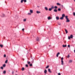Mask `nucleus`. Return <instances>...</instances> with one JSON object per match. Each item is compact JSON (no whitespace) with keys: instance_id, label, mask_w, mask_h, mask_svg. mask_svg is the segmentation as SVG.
Returning a JSON list of instances; mask_svg holds the SVG:
<instances>
[{"instance_id":"f257e3e1","label":"nucleus","mask_w":75,"mask_h":75,"mask_svg":"<svg viewBox=\"0 0 75 75\" xmlns=\"http://www.w3.org/2000/svg\"><path fill=\"white\" fill-rule=\"evenodd\" d=\"M68 16H65V18L66 19V22L67 23H68L70 22V20H69V18H68Z\"/></svg>"},{"instance_id":"f03ea898","label":"nucleus","mask_w":75,"mask_h":75,"mask_svg":"<svg viewBox=\"0 0 75 75\" xmlns=\"http://www.w3.org/2000/svg\"><path fill=\"white\" fill-rule=\"evenodd\" d=\"M71 38L72 39L73 38V35H71L70 37L69 36L68 37V39L69 40H70V39H71Z\"/></svg>"},{"instance_id":"7ed1b4c3","label":"nucleus","mask_w":75,"mask_h":75,"mask_svg":"<svg viewBox=\"0 0 75 75\" xmlns=\"http://www.w3.org/2000/svg\"><path fill=\"white\" fill-rule=\"evenodd\" d=\"M54 7L53 6H51V8H50L49 9V10H52V9H54Z\"/></svg>"},{"instance_id":"20e7f679","label":"nucleus","mask_w":75,"mask_h":75,"mask_svg":"<svg viewBox=\"0 0 75 75\" xmlns=\"http://www.w3.org/2000/svg\"><path fill=\"white\" fill-rule=\"evenodd\" d=\"M59 54H60V53L59 52H58L57 54L56 57H58V55H59Z\"/></svg>"},{"instance_id":"39448f33","label":"nucleus","mask_w":75,"mask_h":75,"mask_svg":"<svg viewBox=\"0 0 75 75\" xmlns=\"http://www.w3.org/2000/svg\"><path fill=\"white\" fill-rule=\"evenodd\" d=\"M30 11L31 14H33V11L32 10H30Z\"/></svg>"},{"instance_id":"423d86ee","label":"nucleus","mask_w":75,"mask_h":75,"mask_svg":"<svg viewBox=\"0 0 75 75\" xmlns=\"http://www.w3.org/2000/svg\"><path fill=\"white\" fill-rule=\"evenodd\" d=\"M36 40L37 41H40V39H39V38L38 37H37L36 38Z\"/></svg>"},{"instance_id":"0eeeda50","label":"nucleus","mask_w":75,"mask_h":75,"mask_svg":"<svg viewBox=\"0 0 75 75\" xmlns=\"http://www.w3.org/2000/svg\"><path fill=\"white\" fill-rule=\"evenodd\" d=\"M72 60H69V63H72Z\"/></svg>"},{"instance_id":"6e6552de","label":"nucleus","mask_w":75,"mask_h":75,"mask_svg":"<svg viewBox=\"0 0 75 75\" xmlns=\"http://www.w3.org/2000/svg\"><path fill=\"white\" fill-rule=\"evenodd\" d=\"M54 8H55L54 10H57V9L58 8V7H57V6H54Z\"/></svg>"},{"instance_id":"1a4fd4ad","label":"nucleus","mask_w":75,"mask_h":75,"mask_svg":"<svg viewBox=\"0 0 75 75\" xmlns=\"http://www.w3.org/2000/svg\"><path fill=\"white\" fill-rule=\"evenodd\" d=\"M56 20H58L59 19V17L58 16H57L56 17Z\"/></svg>"},{"instance_id":"9d476101","label":"nucleus","mask_w":75,"mask_h":75,"mask_svg":"<svg viewBox=\"0 0 75 75\" xmlns=\"http://www.w3.org/2000/svg\"><path fill=\"white\" fill-rule=\"evenodd\" d=\"M65 30V31L66 32V34H67V33H68V31L66 29H64Z\"/></svg>"},{"instance_id":"9b49d317","label":"nucleus","mask_w":75,"mask_h":75,"mask_svg":"<svg viewBox=\"0 0 75 75\" xmlns=\"http://www.w3.org/2000/svg\"><path fill=\"white\" fill-rule=\"evenodd\" d=\"M48 71L49 72H50V73H51V72H51V69H48Z\"/></svg>"},{"instance_id":"f8f14e48","label":"nucleus","mask_w":75,"mask_h":75,"mask_svg":"<svg viewBox=\"0 0 75 75\" xmlns=\"http://www.w3.org/2000/svg\"><path fill=\"white\" fill-rule=\"evenodd\" d=\"M36 13H37V14H39V13H41V12L38 11H36Z\"/></svg>"},{"instance_id":"ddd939ff","label":"nucleus","mask_w":75,"mask_h":75,"mask_svg":"<svg viewBox=\"0 0 75 75\" xmlns=\"http://www.w3.org/2000/svg\"><path fill=\"white\" fill-rule=\"evenodd\" d=\"M62 17L64 18V17L65 16V14H62Z\"/></svg>"},{"instance_id":"4468645a","label":"nucleus","mask_w":75,"mask_h":75,"mask_svg":"<svg viewBox=\"0 0 75 75\" xmlns=\"http://www.w3.org/2000/svg\"><path fill=\"white\" fill-rule=\"evenodd\" d=\"M57 4L58 6H61V4H59V3H57Z\"/></svg>"},{"instance_id":"2eb2a0df","label":"nucleus","mask_w":75,"mask_h":75,"mask_svg":"<svg viewBox=\"0 0 75 75\" xmlns=\"http://www.w3.org/2000/svg\"><path fill=\"white\" fill-rule=\"evenodd\" d=\"M44 72L45 74H46V73H47V70L45 69V71H44Z\"/></svg>"},{"instance_id":"dca6fc26","label":"nucleus","mask_w":75,"mask_h":75,"mask_svg":"<svg viewBox=\"0 0 75 75\" xmlns=\"http://www.w3.org/2000/svg\"><path fill=\"white\" fill-rule=\"evenodd\" d=\"M62 47H67V45H63Z\"/></svg>"},{"instance_id":"f3484780","label":"nucleus","mask_w":75,"mask_h":75,"mask_svg":"<svg viewBox=\"0 0 75 75\" xmlns=\"http://www.w3.org/2000/svg\"><path fill=\"white\" fill-rule=\"evenodd\" d=\"M0 46L1 47V48H3V45L1 44L0 45Z\"/></svg>"},{"instance_id":"a211bd4d","label":"nucleus","mask_w":75,"mask_h":75,"mask_svg":"<svg viewBox=\"0 0 75 75\" xmlns=\"http://www.w3.org/2000/svg\"><path fill=\"white\" fill-rule=\"evenodd\" d=\"M47 18L48 20H50V19H51V17L49 16Z\"/></svg>"},{"instance_id":"6ab92c4d","label":"nucleus","mask_w":75,"mask_h":75,"mask_svg":"<svg viewBox=\"0 0 75 75\" xmlns=\"http://www.w3.org/2000/svg\"><path fill=\"white\" fill-rule=\"evenodd\" d=\"M62 65H64V61H61Z\"/></svg>"},{"instance_id":"aec40b11","label":"nucleus","mask_w":75,"mask_h":75,"mask_svg":"<svg viewBox=\"0 0 75 75\" xmlns=\"http://www.w3.org/2000/svg\"><path fill=\"white\" fill-rule=\"evenodd\" d=\"M3 73V74H6V71H4Z\"/></svg>"},{"instance_id":"412c9836","label":"nucleus","mask_w":75,"mask_h":75,"mask_svg":"<svg viewBox=\"0 0 75 75\" xmlns=\"http://www.w3.org/2000/svg\"><path fill=\"white\" fill-rule=\"evenodd\" d=\"M23 1H24V0H21V3H23Z\"/></svg>"},{"instance_id":"4be33fe9","label":"nucleus","mask_w":75,"mask_h":75,"mask_svg":"<svg viewBox=\"0 0 75 75\" xmlns=\"http://www.w3.org/2000/svg\"><path fill=\"white\" fill-rule=\"evenodd\" d=\"M60 20H63V19H64V18L62 17H61L60 18Z\"/></svg>"},{"instance_id":"5701e85b","label":"nucleus","mask_w":75,"mask_h":75,"mask_svg":"<svg viewBox=\"0 0 75 75\" xmlns=\"http://www.w3.org/2000/svg\"><path fill=\"white\" fill-rule=\"evenodd\" d=\"M67 58H69L70 57V55H69V54L67 57Z\"/></svg>"},{"instance_id":"b1692460","label":"nucleus","mask_w":75,"mask_h":75,"mask_svg":"<svg viewBox=\"0 0 75 75\" xmlns=\"http://www.w3.org/2000/svg\"><path fill=\"white\" fill-rule=\"evenodd\" d=\"M28 15H31V13H29L28 14Z\"/></svg>"},{"instance_id":"393cba45","label":"nucleus","mask_w":75,"mask_h":75,"mask_svg":"<svg viewBox=\"0 0 75 75\" xmlns=\"http://www.w3.org/2000/svg\"><path fill=\"white\" fill-rule=\"evenodd\" d=\"M45 10H48V8L47 7H45Z\"/></svg>"},{"instance_id":"a878e982","label":"nucleus","mask_w":75,"mask_h":75,"mask_svg":"<svg viewBox=\"0 0 75 75\" xmlns=\"http://www.w3.org/2000/svg\"><path fill=\"white\" fill-rule=\"evenodd\" d=\"M54 12H57V10H54Z\"/></svg>"},{"instance_id":"bb28decb","label":"nucleus","mask_w":75,"mask_h":75,"mask_svg":"<svg viewBox=\"0 0 75 75\" xmlns=\"http://www.w3.org/2000/svg\"><path fill=\"white\" fill-rule=\"evenodd\" d=\"M7 62H8V60H6L5 61V63H7Z\"/></svg>"},{"instance_id":"cd10ccee","label":"nucleus","mask_w":75,"mask_h":75,"mask_svg":"<svg viewBox=\"0 0 75 75\" xmlns=\"http://www.w3.org/2000/svg\"><path fill=\"white\" fill-rule=\"evenodd\" d=\"M49 68V66L48 65L47 66V67H46V68L47 69V68Z\"/></svg>"},{"instance_id":"c85d7f7f","label":"nucleus","mask_w":75,"mask_h":75,"mask_svg":"<svg viewBox=\"0 0 75 75\" xmlns=\"http://www.w3.org/2000/svg\"><path fill=\"white\" fill-rule=\"evenodd\" d=\"M24 67H23L22 68V71H24Z\"/></svg>"},{"instance_id":"c756f323","label":"nucleus","mask_w":75,"mask_h":75,"mask_svg":"<svg viewBox=\"0 0 75 75\" xmlns=\"http://www.w3.org/2000/svg\"><path fill=\"white\" fill-rule=\"evenodd\" d=\"M27 63L28 64H30V62H27Z\"/></svg>"},{"instance_id":"7c9ffc66","label":"nucleus","mask_w":75,"mask_h":75,"mask_svg":"<svg viewBox=\"0 0 75 75\" xmlns=\"http://www.w3.org/2000/svg\"><path fill=\"white\" fill-rule=\"evenodd\" d=\"M23 1H24L25 3H26V2H27V0H23Z\"/></svg>"},{"instance_id":"2f4dec72","label":"nucleus","mask_w":75,"mask_h":75,"mask_svg":"<svg viewBox=\"0 0 75 75\" xmlns=\"http://www.w3.org/2000/svg\"><path fill=\"white\" fill-rule=\"evenodd\" d=\"M27 19H23V21H24L25 22L26 21V20Z\"/></svg>"},{"instance_id":"473e14b6","label":"nucleus","mask_w":75,"mask_h":75,"mask_svg":"<svg viewBox=\"0 0 75 75\" xmlns=\"http://www.w3.org/2000/svg\"><path fill=\"white\" fill-rule=\"evenodd\" d=\"M30 67H32V66H33V64H30Z\"/></svg>"},{"instance_id":"72a5a7b5","label":"nucleus","mask_w":75,"mask_h":75,"mask_svg":"<svg viewBox=\"0 0 75 75\" xmlns=\"http://www.w3.org/2000/svg\"><path fill=\"white\" fill-rule=\"evenodd\" d=\"M3 67H6V64H4L3 65Z\"/></svg>"},{"instance_id":"f704fd0d","label":"nucleus","mask_w":75,"mask_h":75,"mask_svg":"<svg viewBox=\"0 0 75 75\" xmlns=\"http://www.w3.org/2000/svg\"><path fill=\"white\" fill-rule=\"evenodd\" d=\"M58 24V25H61V23H59Z\"/></svg>"},{"instance_id":"c9c22d12","label":"nucleus","mask_w":75,"mask_h":75,"mask_svg":"<svg viewBox=\"0 0 75 75\" xmlns=\"http://www.w3.org/2000/svg\"><path fill=\"white\" fill-rule=\"evenodd\" d=\"M61 7L62 8L64 7V6L63 5H61Z\"/></svg>"},{"instance_id":"e433bc0d","label":"nucleus","mask_w":75,"mask_h":75,"mask_svg":"<svg viewBox=\"0 0 75 75\" xmlns=\"http://www.w3.org/2000/svg\"><path fill=\"white\" fill-rule=\"evenodd\" d=\"M25 67H28V65L27 64H26Z\"/></svg>"},{"instance_id":"4c0bfd02","label":"nucleus","mask_w":75,"mask_h":75,"mask_svg":"<svg viewBox=\"0 0 75 75\" xmlns=\"http://www.w3.org/2000/svg\"><path fill=\"white\" fill-rule=\"evenodd\" d=\"M62 9H63V10H64L65 9V8H64V7H63V8H62Z\"/></svg>"},{"instance_id":"58836bf2","label":"nucleus","mask_w":75,"mask_h":75,"mask_svg":"<svg viewBox=\"0 0 75 75\" xmlns=\"http://www.w3.org/2000/svg\"><path fill=\"white\" fill-rule=\"evenodd\" d=\"M61 61H63V59H64V58L63 57H62L61 59Z\"/></svg>"},{"instance_id":"ea45409f","label":"nucleus","mask_w":75,"mask_h":75,"mask_svg":"<svg viewBox=\"0 0 75 75\" xmlns=\"http://www.w3.org/2000/svg\"><path fill=\"white\" fill-rule=\"evenodd\" d=\"M1 69H3V67H1Z\"/></svg>"},{"instance_id":"a19ab883","label":"nucleus","mask_w":75,"mask_h":75,"mask_svg":"<svg viewBox=\"0 0 75 75\" xmlns=\"http://www.w3.org/2000/svg\"><path fill=\"white\" fill-rule=\"evenodd\" d=\"M4 57H6V55L5 54H4Z\"/></svg>"},{"instance_id":"79ce46f5","label":"nucleus","mask_w":75,"mask_h":75,"mask_svg":"<svg viewBox=\"0 0 75 75\" xmlns=\"http://www.w3.org/2000/svg\"><path fill=\"white\" fill-rule=\"evenodd\" d=\"M5 16V15L3 14L2 17H4Z\"/></svg>"},{"instance_id":"37998d69","label":"nucleus","mask_w":75,"mask_h":75,"mask_svg":"<svg viewBox=\"0 0 75 75\" xmlns=\"http://www.w3.org/2000/svg\"><path fill=\"white\" fill-rule=\"evenodd\" d=\"M58 75H61V73H58Z\"/></svg>"},{"instance_id":"c03bdc74","label":"nucleus","mask_w":75,"mask_h":75,"mask_svg":"<svg viewBox=\"0 0 75 75\" xmlns=\"http://www.w3.org/2000/svg\"><path fill=\"white\" fill-rule=\"evenodd\" d=\"M68 47L69 48H70V45H68Z\"/></svg>"},{"instance_id":"a18cd8bd","label":"nucleus","mask_w":75,"mask_h":75,"mask_svg":"<svg viewBox=\"0 0 75 75\" xmlns=\"http://www.w3.org/2000/svg\"><path fill=\"white\" fill-rule=\"evenodd\" d=\"M73 15H74V16H75V12H74Z\"/></svg>"},{"instance_id":"49530a36","label":"nucleus","mask_w":75,"mask_h":75,"mask_svg":"<svg viewBox=\"0 0 75 75\" xmlns=\"http://www.w3.org/2000/svg\"><path fill=\"white\" fill-rule=\"evenodd\" d=\"M14 73V71H12V74H13Z\"/></svg>"},{"instance_id":"de8ad7c7","label":"nucleus","mask_w":75,"mask_h":75,"mask_svg":"<svg viewBox=\"0 0 75 75\" xmlns=\"http://www.w3.org/2000/svg\"><path fill=\"white\" fill-rule=\"evenodd\" d=\"M22 30L23 31H24V28L22 29Z\"/></svg>"},{"instance_id":"09e8293b","label":"nucleus","mask_w":75,"mask_h":75,"mask_svg":"<svg viewBox=\"0 0 75 75\" xmlns=\"http://www.w3.org/2000/svg\"><path fill=\"white\" fill-rule=\"evenodd\" d=\"M58 11H61V10H58Z\"/></svg>"},{"instance_id":"8fccbe9b","label":"nucleus","mask_w":75,"mask_h":75,"mask_svg":"<svg viewBox=\"0 0 75 75\" xmlns=\"http://www.w3.org/2000/svg\"><path fill=\"white\" fill-rule=\"evenodd\" d=\"M58 10H61V8H58Z\"/></svg>"},{"instance_id":"3c124183","label":"nucleus","mask_w":75,"mask_h":75,"mask_svg":"<svg viewBox=\"0 0 75 75\" xmlns=\"http://www.w3.org/2000/svg\"><path fill=\"white\" fill-rule=\"evenodd\" d=\"M37 7L39 8V7H40V6H37Z\"/></svg>"},{"instance_id":"603ef678","label":"nucleus","mask_w":75,"mask_h":75,"mask_svg":"<svg viewBox=\"0 0 75 75\" xmlns=\"http://www.w3.org/2000/svg\"><path fill=\"white\" fill-rule=\"evenodd\" d=\"M74 52L75 53V50H74Z\"/></svg>"},{"instance_id":"864d4df0","label":"nucleus","mask_w":75,"mask_h":75,"mask_svg":"<svg viewBox=\"0 0 75 75\" xmlns=\"http://www.w3.org/2000/svg\"><path fill=\"white\" fill-rule=\"evenodd\" d=\"M33 62H34V61H32V63H33Z\"/></svg>"},{"instance_id":"5fc2aeb1","label":"nucleus","mask_w":75,"mask_h":75,"mask_svg":"<svg viewBox=\"0 0 75 75\" xmlns=\"http://www.w3.org/2000/svg\"><path fill=\"white\" fill-rule=\"evenodd\" d=\"M49 11H51V10H49Z\"/></svg>"},{"instance_id":"6e6d98bb","label":"nucleus","mask_w":75,"mask_h":75,"mask_svg":"<svg viewBox=\"0 0 75 75\" xmlns=\"http://www.w3.org/2000/svg\"><path fill=\"white\" fill-rule=\"evenodd\" d=\"M49 47H51V45H49Z\"/></svg>"},{"instance_id":"4d7b16f0","label":"nucleus","mask_w":75,"mask_h":75,"mask_svg":"<svg viewBox=\"0 0 75 75\" xmlns=\"http://www.w3.org/2000/svg\"><path fill=\"white\" fill-rule=\"evenodd\" d=\"M70 27H71V28H72V26H70Z\"/></svg>"},{"instance_id":"13d9d810","label":"nucleus","mask_w":75,"mask_h":75,"mask_svg":"<svg viewBox=\"0 0 75 75\" xmlns=\"http://www.w3.org/2000/svg\"><path fill=\"white\" fill-rule=\"evenodd\" d=\"M74 1H75V0H74Z\"/></svg>"},{"instance_id":"bf43d9fd","label":"nucleus","mask_w":75,"mask_h":75,"mask_svg":"<svg viewBox=\"0 0 75 75\" xmlns=\"http://www.w3.org/2000/svg\"><path fill=\"white\" fill-rule=\"evenodd\" d=\"M5 3H6V1H5Z\"/></svg>"},{"instance_id":"052dcab7","label":"nucleus","mask_w":75,"mask_h":75,"mask_svg":"<svg viewBox=\"0 0 75 75\" xmlns=\"http://www.w3.org/2000/svg\"><path fill=\"white\" fill-rule=\"evenodd\" d=\"M23 60H24V59H23Z\"/></svg>"}]
</instances>
